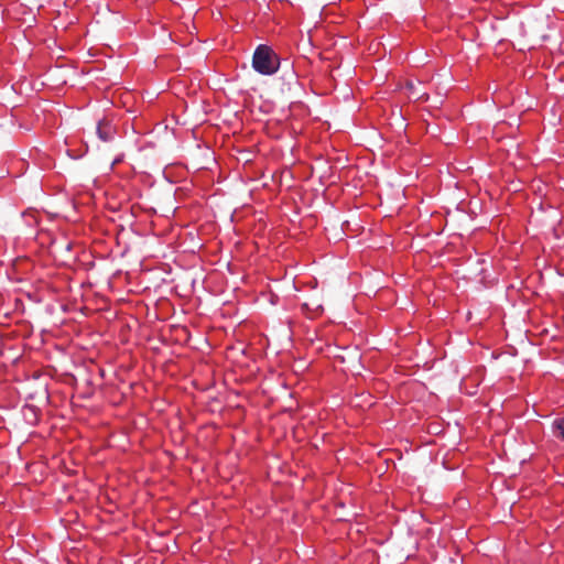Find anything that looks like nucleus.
I'll return each mask as SVG.
<instances>
[{
  "instance_id": "obj_1",
  "label": "nucleus",
  "mask_w": 564,
  "mask_h": 564,
  "mask_svg": "<svg viewBox=\"0 0 564 564\" xmlns=\"http://www.w3.org/2000/svg\"><path fill=\"white\" fill-rule=\"evenodd\" d=\"M252 67L261 75L271 76L279 70L280 58L272 47L265 44H260L253 52Z\"/></svg>"
},
{
  "instance_id": "obj_2",
  "label": "nucleus",
  "mask_w": 564,
  "mask_h": 564,
  "mask_svg": "<svg viewBox=\"0 0 564 564\" xmlns=\"http://www.w3.org/2000/svg\"><path fill=\"white\" fill-rule=\"evenodd\" d=\"M22 415L25 422L30 425H35L39 421V410L34 405H24L22 408Z\"/></svg>"
},
{
  "instance_id": "obj_3",
  "label": "nucleus",
  "mask_w": 564,
  "mask_h": 564,
  "mask_svg": "<svg viewBox=\"0 0 564 564\" xmlns=\"http://www.w3.org/2000/svg\"><path fill=\"white\" fill-rule=\"evenodd\" d=\"M97 134L100 140L107 142L113 139L115 131L109 123L99 122L97 124Z\"/></svg>"
},
{
  "instance_id": "obj_4",
  "label": "nucleus",
  "mask_w": 564,
  "mask_h": 564,
  "mask_svg": "<svg viewBox=\"0 0 564 564\" xmlns=\"http://www.w3.org/2000/svg\"><path fill=\"white\" fill-rule=\"evenodd\" d=\"M552 433L555 437L564 442V417H560L553 421Z\"/></svg>"
},
{
  "instance_id": "obj_5",
  "label": "nucleus",
  "mask_w": 564,
  "mask_h": 564,
  "mask_svg": "<svg viewBox=\"0 0 564 564\" xmlns=\"http://www.w3.org/2000/svg\"><path fill=\"white\" fill-rule=\"evenodd\" d=\"M421 86V83H414V82H409L406 84V89L409 90V97L411 98H415V99H421L423 98V96L425 95L424 93H421L419 90V87Z\"/></svg>"
}]
</instances>
